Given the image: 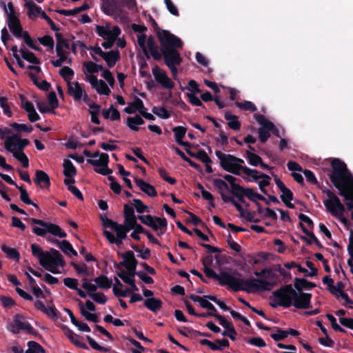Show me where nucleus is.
Returning <instances> with one entry per match:
<instances>
[{
	"label": "nucleus",
	"instance_id": "nucleus-1",
	"mask_svg": "<svg viewBox=\"0 0 353 353\" xmlns=\"http://www.w3.org/2000/svg\"><path fill=\"white\" fill-rule=\"evenodd\" d=\"M203 271L208 278L214 279L219 281L221 285H228L234 292L243 290L247 292H253L258 290L270 291L275 283L272 281H268L260 279H250L243 280L228 272H222L217 274L213 270L208 267L203 268Z\"/></svg>",
	"mask_w": 353,
	"mask_h": 353
},
{
	"label": "nucleus",
	"instance_id": "nucleus-2",
	"mask_svg": "<svg viewBox=\"0 0 353 353\" xmlns=\"http://www.w3.org/2000/svg\"><path fill=\"white\" fill-rule=\"evenodd\" d=\"M331 166L332 171L329 174L331 182L339 190L340 196H348L347 192L353 190V176L346 164L338 159L332 161Z\"/></svg>",
	"mask_w": 353,
	"mask_h": 353
},
{
	"label": "nucleus",
	"instance_id": "nucleus-3",
	"mask_svg": "<svg viewBox=\"0 0 353 353\" xmlns=\"http://www.w3.org/2000/svg\"><path fill=\"white\" fill-rule=\"evenodd\" d=\"M157 36L161 45V52L167 65H180L181 58L175 48H181V39L168 30H159Z\"/></svg>",
	"mask_w": 353,
	"mask_h": 353
},
{
	"label": "nucleus",
	"instance_id": "nucleus-4",
	"mask_svg": "<svg viewBox=\"0 0 353 353\" xmlns=\"http://www.w3.org/2000/svg\"><path fill=\"white\" fill-rule=\"evenodd\" d=\"M274 297V301L270 303V306L276 308L278 306L289 307L293 305L297 309H305L308 306L309 295L298 294L299 301H293L292 299L296 296L295 290L291 284L285 285L272 292Z\"/></svg>",
	"mask_w": 353,
	"mask_h": 353
},
{
	"label": "nucleus",
	"instance_id": "nucleus-5",
	"mask_svg": "<svg viewBox=\"0 0 353 353\" xmlns=\"http://www.w3.org/2000/svg\"><path fill=\"white\" fill-rule=\"evenodd\" d=\"M31 250L33 256L39 259V264L53 274L59 272L58 266L63 267L65 264L62 255L54 248L50 250V252H44L39 245L32 243Z\"/></svg>",
	"mask_w": 353,
	"mask_h": 353
},
{
	"label": "nucleus",
	"instance_id": "nucleus-6",
	"mask_svg": "<svg viewBox=\"0 0 353 353\" xmlns=\"http://www.w3.org/2000/svg\"><path fill=\"white\" fill-rule=\"evenodd\" d=\"M30 221L33 224H37L41 226V228H33V232L38 236H43L46 233H50L60 238H64L66 236V233L63 232L61 228L56 224L46 222L43 220L34 218L31 219Z\"/></svg>",
	"mask_w": 353,
	"mask_h": 353
},
{
	"label": "nucleus",
	"instance_id": "nucleus-7",
	"mask_svg": "<svg viewBox=\"0 0 353 353\" xmlns=\"http://www.w3.org/2000/svg\"><path fill=\"white\" fill-rule=\"evenodd\" d=\"M323 192L328 197L323 202L327 210L336 217L343 216L345 209L339 197L328 189L323 190Z\"/></svg>",
	"mask_w": 353,
	"mask_h": 353
},
{
	"label": "nucleus",
	"instance_id": "nucleus-8",
	"mask_svg": "<svg viewBox=\"0 0 353 353\" xmlns=\"http://www.w3.org/2000/svg\"><path fill=\"white\" fill-rule=\"evenodd\" d=\"M254 117L258 123L261 125L259 128L258 132L260 141L264 143L270 136L269 131L274 130V125L262 114H255Z\"/></svg>",
	"mask_w": 353,
	"mask_h": 353
},
{
	"label": "nucleus",
	"instance_id": "nucleus-9",
	"mask_svg": "<svg viewBox=\"0 0 353 353\" xmlns=\"http://www.w3.org/2000/svg\"><path fill=\"white\" fill-rule=\"evenodd\" d=\"M215 154L220 160V165L224 170L236 175L241 174L239 172L233 155L224 154L219 150H216Z\"/></svg>",
	"mask_w": 353,
	"mask_h": 353
},
{
	"label": "nucleus",
	"instance_id": "nucleus-10",
	"mask_svg": "<svg viewBox=\"0 0 353 353\" xmlns=\"http://www.w3.org/2000/svg\"><path fill=\"white\" fill-rule=\"evenodd\" d=\"M14 323L8 325V330L13 334H18L19 331L23 330L29 334L34 332V328L26 319V318L20 314H16L13 319Z\"/></svg>",
	"mask_w": 353,
	"mask_h": 353
},
{
	"label": "nucleus",
	"instance_id": "nucleus-11",
	"mask_svg": "<svg viewBox=\"0 0 353 353\" xmlns=\"http://www.w3.org/2000/svg\"><path fill=\"white\" fill-rule=\"evenodd\" d=\"M294 286L296 290H295L296 296L293 297L292 299L293 301H295L296 299L299 301V295L298 294H306L309 295L308 298V306L306 307L305 309L311 307L310 300L312 298V294L310 293H304L302 292L303 289H312L316 286V285L312 282L307 281L305 279H298L296 278L294 281Z\"/></svg>",
	"mask_w": 353,
	"mask_h": 353
},
{
	"label": "nucleus",
	"instance_id": "nucleus-12",
	"mask_svg": "<svg viewBox=\"0 0 353 353\" xmlns=\"http://www.w3.org/2000/svg\"><path fill=\"white\" fill-rule=\"evenodd\" d=\"M137 218L142 223L150 227L154 231H157L159 228L167 227V220L165 218L152 215H139Z\"/></svg>",
	"mask_w": 353,
	"mask_h": 353
},
{
	"label": "nucleus",
	"instance_id": "nucleus-13",
	"mask_svg": "<svg viewBox=\"0 0 353 353\" xmlns=\"http://www.w3.org/2000/svg\"><path fill=\"white\" fill-rule=\"evenodd\" d=\"M152 74L156 81L160 83L163 88L172 89L174 87V83L167 76L166 72L159 66L156 65L153 68Z\"/></svg>",
	"mask_w": 353,
	"mask_h": 353
},
{
	"label": "nucleus",
	"instance_id": "nucleus-14",
	"mask_svg": "<svg viewBox=\"0 0 353 353\" xmlns=\"http://www.w3.org/2000/svg\"><path fill=\"white\" fill-rule=\"evenodd\" d=\"M123 261L119 263V265L124 266L128 271H136L138 264L137 260L134 257L132 251H127L122 256Z\"/></svg>",
	"mask_w": 353,
	"mask_h": 353
},
{
	"label": "nucleus",
	"instance_id": "nucleus-15",
	"mask_svg": "<svg viewBox=\"0 0 353 353\" xmlns=\"http://www.w3.org/2000/svg\"><path fill=\"white\" fill-rule=\"evenodd\" d=\"M96 32L103 39H107L112 37H117L121 33V30L118 26H114L112 30H110L106 27L97 26L96 27Z\"/></svg>",
	"mask_w": 353,
	"mask_h": 353
},
{
	"label": "nucleus",
	"instance_id": "nucleus-16",
	"mask_svg": "<svg viewBox=\"0 0 353 353\" xmlns=\"http://www.w3.org/2000/svg\"><path fill=\"white\" fill-rule=\"evenodd\" d=\"M99 157V159H88L87 162L92 165L94 166H101V167H106L109 162V157L105 153H99V151H97L92 154L91 158H97Z\"/></svg>",
	"mask_w": 353,
	"mask_h": 353
},
{
	"label": "nucleus",
	"instance_id": "nucleus-17",
	"mask_svg": "<svg viewBox=\"0 0 353 353\" xmlns=\"http://www.w3.org/2000/svg\"><path fill=\"white\" fill-rule=\"evenodd\" d=\"M68 92L74 100L78 101L82 99L83 94L85 92L78 82H68Z\"/></svg>",
	"mask_w": 353,
	"mask_h": 353
},
{
	"label": "nucleus",
	"instance_id": "nucleus-18",
	"mask_svg": "<svg viewBox=\"0 0 353 353\" xmlns=\"http://www.w3.org/2000/svg\"><path fill=\"white\" fill-rule=\"evenodd\" d=\"M34 181L42 188H49L50 185L49 176L43 170H37Z\"/></svg>",
	"mask_w": 353,
	"mask_h": 353
},
{
	"label": "nucleus",
	"instance_id": "nucleus-19",
	"mask_svg": "<svg viewBox=\"0 0 353 353\" xmlns=\"http://www.w3.org/2000/svg\"><path fill=\"white\" fill-rule=\"evenodd\" d=\"M135 183L140 188V190L148 194L149 196L154 197L157 195L154 187L145 182L141 179H135Z\"/></svg>",
	"mask_w": 353,
	"mask_h": 353
},
{
	"label": "nucleus",
	"instance_id": "nucleus-20",
	"mask_svg": "<svg viewBox=\"0 0 353 353\" xmlns=\"http://www.w3.org/2000/svg\"><path fill=\"white\" fill-rule=\"evenodd\" d=\"M147 50L155 60L161 59V54L159 52L158 46L152 37H149L146 43Z\"/></svg>",
	"mask_w": 353,
	"mask_h": 353
},
{
	"label": "nucleus",
	"instance_id": "nucleus-21",
	"mask_svg": "<svg viewBox=\"0 0 353 353\" xmlns=\"http://www.w3.org/2000/svg\"><path fill=\"white\" fill-rule=\"evenodd\" d=\"M8 26L16 37H21L23 29L18 17H12L8 20Z\"/></svg>",
	"mask_w": 353,
	"mask_h": 353
},
{
	"label": "nucleus",
	"instance_id": "nucleus-22",
	"mask_svg": "<svg viewBox=\"0 0 353 353\" xmlns=\"http://www.w3.org/2000/svg\"><path fill=\"white\" fill-rule=\"evenodd\" d=\"M215 342L219 344V346H217L215 343L211 342L208 339H202L200 341V343L203 345H208L212 350H221L224 347L229 346V341L227 339H217Z\"/></svg>",
	"mask_w": 353,
	"mask_h": 353
},
{
	"label": "nucleus",
	"instance_id": "nucleus-23",
	"mask_svg": "<svg viewBox=\"0 0 353 353\" xmlns=\"http://www.w3.org/2000/svg\"><path fill=\"white\" fill-rule=\"evenodd\" d=\"M25 7L28 8V16L30 19H34L40 15L42 17V13H45L41 8L35 4L33 1H28L25 3Z\"/></svg>",
	"mask_w": 353,
	"mask_h": 353
},
{
	"label": "nucleus",
	"instance_id": "nucleus-24",
	"mask_svg": "<svg viewBox=\"0 0 353 353\" xmlns=\"http://www.w3.org/2000/svg\"><path fill=\"white\" fill-rule=\"evenodd\" d=\"M109 68H112L120 59V53L118 50H111L104 53L103 57Z\"/></svg>",
	"mask_w": 353,
	"mask_h": 353
},
{
	"label": "nucleus",
	"instance_id": "nucleus-25",
	"mask_svg": "<svg viewBox=\"0 0 353 353\" xmlns=\"http://www.w3.org/2000/svg\"><path fill=\"white\" fill-rule=\"evenodd\" d=\"M143 305L150 311L157 313L161 309L163 303L160 299L148 298L145 300Z\"/></svg>",
	"mask_w": 353,
	"mask_h": 353
},
{
	"label": "nucleus",
	"instance_id": "nucleus-26",
	"mask_svg": "<svg viewBox=\"0 0 353 353\" xmlns=\"http://www.w3.org/2000/svg\"><path fill=\"white\" fill-rule=\"evenodd\" d=\"M173 132L174 133L176 141L181 145L189 147L190 145L188 142L183 141L182 139L185 134L186 128L183 126H176L173 128Z\"/></svg>",
	"mask_w": 353,
	"mask_h": 353
},
{
	"label": "nucleus",
	"instance_id": "nucleus-27",
	"mask_svg": "<svg viewBox=\"0 0 353 353\" xmlns=\"http://www.w3.org/2000/svg\"><path fill=\"white\" fill-rule=\"evenodd\" d=\"M65 336L70 340V341L77 347H81L85 350H88V347L83 343H81L79 338L80 336L74 334L71 330L67 329L65 332Z\"/></svg>",
	"mask_w": 353,
	"mask_h": 353
},
{
	"label": "nucleus",
	"instance_id": "nucleus-28",
	"mask_svg": "<svg viewBox=\"0 0 353 353\" xmlns=\"http://www.w3.org/2000/svg\"><path fill=\"white\" fill-rule=\"evenodd\" d=\"M63 174L65 177H73L77 174V170L71 161L65 159L63 163Z\"/></svg>",
	"mask_w": 353,
	"mask_h": 353
},
{
	"label": "nucleus",
	"instance_id": "nucleus-29",
	"mask_svg": "<svg viewBox=\"0 0 353 353\" xmlns=\"http://www.w3.org/2000/svg\"><path fill=\"white\" fill-rule=\"evenodd\" d=\"M225 119L228 121V127L234 130H239L241 128V123L238 120V117L231 114L229 112L225 113Z\"/></svg>",
	"mask_w": 353,
	"mask_h": 353
},
{
	"label": "nucleus",
	"instance_id": "nucleus-30",
	"mask_svg": "<svg viewBox=\"0 0 353 353\" xmlns=\"http://www.w3.org/2000/svg\"><path fill=\"white\" fill-rule=\"evenodd\" d=\"M185 151L190 156L199 159L204 163H210L212 162V160L204 150H200L197 153H194L186 148Z\"/></svg>",
	"mask_w": 353,
	"mask_h": 353
},
{
	"label": "nucleus",
	"instance_id": "nucleus-31",
	"mask_svg": "<svg viewBox=\"0 0 353 353\" xmlns=\"http://www.w3.org/2000/svg\"><path fill=\"white\" fill-rule=\"evenodd\" d=\"M213 184L215 188L218 189L221 199L223 201L224 196H228L226 194H225V192L229 190L228 185L223 180L219 179H214Z\"/></svg>",
	"mask_w": 353,
	"mask_h": 353
},
{
	"label": "nucleus",
	"instance_id": "nucleus-32",
	"mask_svg": "<svg viewBox=\"0 0 353 353\" xmlns=\"http://www.w3.org/2000/svg\"><path fill=\"white\" fill-rule=\"evenodd\" d=\"M94 281L97 284V286L101 289H109L112 283V279H108L105 275H101L95 278Z\"/></svg>",
	"mask_w": 353,
	"mask_h": 353
},
{
	"label": "nucleus",
	"instance_id": "nucleus-33",
	"mask_svg": "<svg viewBox=\"0 0 353 353\" xmlns=\"http://www.w3.org/2000/svg\"><path fill=\"white\" fill-rule=\"evenodd\" d=\"M136 273H137L136 271L125 272V270H121L117 274V276L119 277H120L123 280V282L130 285V283H132L133 281H134V275H137Z\"/></svg>",
	"mask_w": 353,
	"mask_h": 353
},
{
	"label": "nucleus",
	"instance_id": "nucleus-34",
	"mask_svg": "<svg viewBox=\"0 0 353 353\" xmlns=\"http://www.w3.org/2000/svg\"><path fill=\"white\" fill-rule=\"evenodd\" d=\"M88 8H89V6L87 3H84L81 6L75 8L72 10H57V12H59L63 15H65V16H72V15H75L82 11L86 10L87 9H88Z\"/></svg>",
	"mask_w": 353,
	"mask_h": 353
},
{
	"label": "nucleus",
	"instance_id": "nucleus-35",
	"mask_svg": "<svg viewBox=\"0 0 353 353\" xmlns=\"http://www.w3.org/2000/svg\"><path fill=\"white\" fill-rule=\"evenodd\" d=\"M28 347V348L25 353H46V350L36 341H29Z\"/></svg>",
	"mask_w": 353,
	"mask_h": 353
},
{
	"label": "nucleus",
	"instance_id": "nucleus-36",
	"mask_svg": "<svg viewBox=\"0 0 353 353\" xmlns=\"http://www.w3.org/2000/svg\"><path fill=\"white\" fill-rule=\"evenodd\" d=\"M13 156L20 162H21L24 168H28L29 165V161L27 156L22 150H15L12 152Z\"/></svg>",
	"mask_w": 353,
	"mask_h": 353
},
{
	"label": "nucleus",
	"instance_id": "nucleus-37",
	"mask_svg": "<svg viewBox=\"0 0 353 353\" xmlns=\"http://www.w3.org/2000/svg\"><path fill=\"white\" fill-rule=\"evenodd\" d=\"M1 250L6 253L10 259L19 261L20 254L16 249L8 248L6 245H1Z\"/></svg>",
	"mask_w": 353,
	"mask_h": 353
},
{
	"label": "nucleus",
	"instance_id": "nucleus-38",
	"mask_svg": "<svg viewBox=\"0 0 353 353\" xmlns=\"http://www.w3.org/2000/svg\"><path fill=\"white\" fill-rule=\"evenodd\" d=\"M59 248L65 254H69L70 253H71L74 256H77V252L73 249L70 242L66 240H63L62 241H61Z\"/></svg>",
	"mask_w": 353,
	"mask_h": 353
},
{
	"label": "nucleus",
	"instance_id": "nucleus-39",
	"mask_svg": "<svg viewBox=\"0 0 353 353\" xmlns=\"http://www.w3.org/2000/svg\"><path fill=\"white\" fill-rule=\"evenodd\" d=\"M17 188H18L19 190L20 191V193H21L20 199L23 203H25L27 205H31L37 208H39V206L36 203L32 202V201L30 199L28 192L26 191V189H24L23 188V186L18 185V187H17Z\"/></svg>",
	"mask_w": 353,
	"mask_h": 353
},
{
	"label": "nucleus",
	"instance_id": "nucleus-40",
	"mask_svg": "<svg viewBox=\"0 0 353 353\" xmlns=\"http://www.w3.org/2000/svg\"><path fill=\"white\" fill-rule=\"evenodd\" d=\"M110 228L115 231L117 237L121 239L126 238L128 232L124 227H123V225L115 222Z\"/></svg>",
	"mask_w": 353,
	"mask_h": 353
},
{
	"label": "nucleus",
	"instance_id": "nucleus-41",
	"mask_svg": "<svg viewBox=\"0 0 353 353\" xmlns=\"http://www.w3.org/2000/svg\"><path fill=\"white\" fill-rule=\"evenodd\" d=\"M147 39H148L146 38V35L145 34H141L137 35V42L139 46L141 48L144 55L146 57L147 59H149L150 54L147 50L146 47Z\"/></svg>",
	"mask_w": 353,
	"mask_h": 353
},
{
	"label": "nucleus",
	"instance_id": "nucleus-42",
	"mask_svg": "<svg viewBox=\"0 0 353 353\" xmlns=\"http://www.w3.org/2000/svg\"><path fill=\"white\" fill-rule=\"evenodd\" d=\"M83 65L86 68L87 71L91 74L103 70V65H98L92 61L84 62Z\"/></svg>",
	"mask_w": 353,
	"mask_h": 353
},
{
	"label": "nucleus",
	"instance_id": "nucleus-43",
	"mask_svg": "<svg viewBox=\"0 0 353 353\" xmlns=\"http://www.w3.org/2000/svg\"><path fill=\"white\" fill-rule=\"evenodd\" d=\"M272 329L276 331V333H272L270 334V336L275 341H279L281 340H283L288 336V332L285 330H283L277 327H274Z\"/></svg>",
	"mask_w": 353,
	"mask_h": 353
},
{
	"label": "nucleus",
	"instance_id": "nucleus-44",
	"mask_svg": "<svg viewBox=\"0 0 353 353\" xmlns=\"http://www.w3.org/2000/svg\"><path fill=\"white\" fill-rule=\"evenodd\" d=\"M59 74L65 79V81L71 82V79L74 76V71L68 66H63L59 71Z\"/></svg>",
	"mask_w": 353,
	"mask_h": 353
},
{
	"label": "nucleus",
	"instance_id": "nucleus-45",
	"mask_svg": "<svg viewBox=\"0 0 353 353\" xmlns=\"http://www.w3.org/2000/svg\"><path fill=\"white\" fill-rule=\"evenodd\" d=\"M236 105L243 110H250L251 112H255L257 108L256 105L250 101H244L243 102H236Z\"/></svg>",
	"mask_w": 353,
	"mask_h": 353
},
{
	"label": "nucleus",
	"instance_id": "nucleus-46",
	"mask_svg": "<svg viewBox=\"0 0 353 353\" xmlns=\"http://www.w3.org/2000/svg\"><path fill=\"white\" fill-rule=\"evenodd\" d=\"M246 157L251 165L257 166L261 163L262 159L259 155L250 151H246Z\"/></svg>",
	"mask_w": 353,
	"mask_h": 353
},
{
	"label": "nucleus",
	"instance_id": "nucleus-47",
	"mask_svg": "<svg viewBox=\"0 0 353 353\" xmlns=\"http://www.w3.org/2000/svg\"><path fill=\"white\" fill-rule=\"evenodd\" d=\"M234 161L236 162V165L238 167L239 172L242 170L245 174H250L253 172H256L254 170L250 169L248 167L242 166V164L244 163V161L241 159L236 157L234 156Z\"/></svg>",
	"mask_w": 353,
	"mask_h": 353
},
{
	"label": "nucleus",
	"instance_id": "nucleus-48",
	"mask_svg": "<svg viewBox=\"0 0 353 353\" xmlns=\"http://www.w3.org/2000/svg\"><path fill=\"white\" fill-rule=\"evenodd\" d=\"M1 6L3 8L5 12L7 14L8 20L12 17H17L15 15L14 5L12 2H9L7 6L5 3L1 2Z\"/></svg>",
	"mask_w": 353,
	"mask_h": 353
},
{
	"label": "nucleus",
	"instance_id": "nucleus-49",
	"mask_svg": "<svg viewBox=\"0 0 353 353\" xmlns=\"http://www.w3.org/2000/svg\"><path fill=\"white\" fill-rule=\"evenodd\" d=\"M94 88L101 94L108 95L110 93V90L103 80H99V83Z\"/></svg>",
	"mask_w": 353,
	"mask_h": 353
},
{
	"label": "nucleus",
	"instance_id": "nucleus-50",
	"mask_svg": "<svg viewBox=\"0 0 353 353\" xmlns=\"http://www.w3.org/2000/svg\"><path fill=\"white\" fill-rule=\"evenodd\" d=\"M103 235L105 236L110 243H115L118 246H120L122 244V240L123 239L115 237L112 232L108 230L103 231Z\"/></svg>",
	"mask_w": 353,
	"mask_h": 353
},
{
	"label": "nucleus",
	"instance_id": "nucleus-51",
	"mask_svg": "<svg viewBox=\"0 0 353 353\" xmlns=\"http://www.w3.org/2000/svg\"><path fill=\"white\" fill-rule=\"evenodd\" d=\"M245 196L252 201H255L256 199L265 201V197L258 193L254 192L252 188H246Z\"/></svg>",
	"mask_w": 353,
	"mask_h": 353
},
{
	"label": "nucleus",
	"instance_id": "nucleus-52",
	"mask_svg": "<svg viewBox=\"0 0 353 353\" xmlns=\"http://www.w3.org/2000/svg\"><path fill=\"white\" fill-rule=\"evenodd\" d=\"M55 37L57 40V44L56 46H59L60 48H65L66 50H68L70 48V45L66 39H65L62 35V34L59 32L55 33Z\"/></svg>",
	"mask_w": 353,
	"mask_h": 353
},
{
	"label": "nucleus",
	"instance_id": "nucleus-53",
	"mask_svg": "<svg viewBox=\"0 0 353 353\" xmlns=\"http://www.w3.org/2000/svg\"><path fill=\"white\" fill-rule=\"evenodd\" d=\"M86 339L90 344V345L93 348L94 350L103 352H108L110 351V348L105 347L103 346L99 345L92 337L90 336H86Z\"/></svg>",
	"mask_w": 353,
	"mask_h": 353
},
{
	"label": "nucleus",
	"instance_id": "nucleus-54",
	"mask_svg": "<svg viewBox=\"0 0 353 353\" xmlns=\"http://www.w3.org/2000/svg\"><path fill=\"white\" fill-rule=\"evenodd\" d=\"M133 206L139 213H143L144 212H148V207L145 205L140 199H134L132 200Z\"/></svg>",
	"mask_w": 353,
	"mask_h": 353
},
{
	"label": "nucleus",
	"instance_id": "nucleus-55",
	"mask_svg": "<svg viewBox=\"0 0 353 353\" xmlns=\"http://www.w3.org/2000/svg\"><path fill=\"white\" fill-rule=\"evenodd\" d=\"M152 112L162 119H168L170 117L168 111L163 107H154Z\"/></svg>",
	"mask_w": 353,
	"mask_h": 353
},
{
	"label": "nucleus",
	"instance_id": "nucleus-56",
	"mask_svg": "<svg viewBox=\"0 0 353 353\" xmlns=\"http://www.w3.org/2000/svg\"><path fill=\"white\" fill-rule=\"evenodd\" d=\"M246 188L240 186L239 184H233L230 188L231 193L236 197H241L245 196Z\"/></svg>",
	"mask_w": 353,
	"mask_h": 353
},
{
	"label": "nucleus",
	"instance_id": "nucleus-57",
	"mask_svg": "<svg viewBox=\"0 0 353 353\" xmlns=\"http://www.w3.org/2000/svg\"><path fill=\"white\" fill-rule=\"evenodd\" d=\"M260 177H261V179H263L259 182V188L263 193L266 194V190L265 189V187L269 185L270 177L265 174H261L260 175Z\"/></svg>",
	"mask_w": 353,
	"mask_h": 353
},
{
	"label": "nucleus",
	"instance_id": "nucleus-58",
	"mask_svg": "<svg viewBox=\"0 0 353 353\" xmlns=\"http://www.w3.org/2000/svg\"><path fill=\"white\" fill-rule=\"evenodd\" d=\"M81 313L88 321L94 323H98L99 321L98 316L95 314L88 312L83 306L81 307Z\"/></svg>",
	"mask_w": 353,
	"mask_h": 353
},
{
	"label": "nucleus",
	"instance_id": "nucleus-59",
	"mask_svg": "<svg viewBox=\"0 0 353 353\" xmlns=\"http://www.w3.org/2000/svg\"><path fill=\"white\" fill-rule=\"evenodd\" d=\"M216 318L219 320V323L228 331H232L234 332V326L232 323L224 319L222 316L217 314Z\"/></svg>",
	"mask_w": 353,
	"mask_h": 353
},
{
	"label": "nucleus",
	"instance_id": "nucleus-60",
	"mask_svg": "<svg viewBox=\"0 0 353 353\" xmlns=\"http://www.w3.org/2000/svg\"><path fill=\"white\" fill-rule=\"evenodd\" d=\"M281 192L282 194L280 198L283 203H286V201H290L293 199V193L287 187L283 190H281Z\"/></svg>",
	"mask_w": 353,
	"mask_h": 353
},
{
	"label": "nucleus",
	"instance_id": "nucleus-61",
	"mask_svg": "<svg viewBox=\"0 0 353 353\" xmlns=\"http://www.w3.org/2000/svg\"><path fill=\"white\" fill-rule=\"evenodd\" d=\"M137 220L136 218H128L125 217L124 219L123 227L127 230V232H130L132 229H134L136 225Z\"/></svg>",
	"mask_w": 353,
	"mask_h": 353
},
{
	"label": "nucleus",
	"instance_id": "nucleus-62",
	"mask_svg": "<svg viewBox=\"0 0 353 353\" xmlns=\"http://www.w3.org/2000/svg\"><path fill=\"white\" fill-rule=\"evenodd\" d=\"M38 40L44 46L49 47L51 49L54 48V40L50 36L46 35L38 38Z\"/></svg>",
	"mask_w": 353,
	"mask_h": 353
},
{
	"label": "nucleus",
	"instance_id": "nucleus-63",
	"mask_svg": "<svg viewBox=\"0 0 353 353\" xmlns=\"http://www.w3.org/2000/svg\"><path fill=\"white\" fill-rule=\"evenodd\" d=\"M10 125L17 132L24 131L30 132L32 130V127L31 125H27L26 124H19L17 123H13Z\"/></svg>",
	"mask_w": 353,
	"mask_h": 353
},
{
	"label": "nucleus",
	"instance_id": "nucleus-64",
	"mask_svg": "<svg viewBox=\"0 0 353 353\" xmlns=\"http://www.w3.org/2000/svg\"><path fill=\"white\" fill-rule=\"evenodd\" d=\"M64 285L72 290H76L78 288V280L77 279L67 277L63 279Z\"/></svg>",
	"mask_w": 353,
	"mask_h": 353
}]
</instances>
